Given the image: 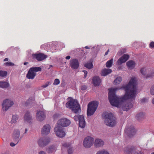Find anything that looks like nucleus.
I'll use <instances>...</instances> for the list:
<instances>
[{"label": "nucleus", "mask_w": 154, "mask_h": 154, "mask_svg": "<svg viewBox=\"0 0 154 154\" xmlns=\"http://www.w3.org/2000/svg\"><path fill=\"white\" fill-rule=\"evenodd\" d=\"M137 82L134 77H132L128 83L120 88L125 91L124 95L118 97L116 94V91L119 89L116 88L111 89L109 92V100L111 104L117 107H122L124 111H127L133 106L131 102L125 103L128 99H134L136 95Z\"/></svg>", "instance_id": "nucleus-1"}, {"label": "nucleus", "mask_w": 154, "mask_h": 154, "mask_svg": "<svg viewBox=\"0 0 154 154\" xmlns=\"http://www.w3.org/2000/svg\"><path fill=\"white\" fill-rule=\"evenodd\" d=\"M71 124V121L66 118H62L60 119L57 123V126L54 129L56 135H66L65 129L62 127H66Z\"/></svg>", "instance_id": "nucleus-2"}, {"label": "nucleus", "mask_w": 154, "mask_h": 154, "mask_svg": "<svg viewBox=\"0 0 154 154\" xmlns=\"http://www.w3.org/2000/svg\"><path fill=\"white\" fill-rule=\"evenodd\" d=\"M66 106L71 109L74 112L77 113L80 110V107L78 102L72 98L66 103Z\"/></svg>", "instance_id": "nucleus-3"}, {"label": "nucleus", "mask_w": 154, "mask_h": 154, "mask_svg": "<svg viewBox=\"0 0 154 154\" xmlns=\"http://www.w3.org/2000/svg\"><path fill=\"white\" fill-rule=\"evenodd\" d=\"M66 106L71 109L74 112L77 113L80 110V107L78 102L72 98L66 103Z\"/></svg>", "instance_id": "nucleus-4"}, {"label": "nucleus", "mask_w": 154, "mask_h": 154, "mask_svg": "<svg viewBox=\"0 0 154 154\" xmlns=\"http://www.w3.org/2000/svg\"><path fill=\"white\" fill-rule=\"evenodd\" d=\"M98 103L96 101L90 102L88 105L87 115L91 116L93 115L98 106Z\"/></svg>", "instance_id": "nucleus-5"}, {"label": "nucleus", "mask_w": 154, "mask_h": 154, "mask_svg": "<svg viewBox=\"0 0 154 154\" xmlns=\"http://www.w3.org/2000/svg\"><path fill=\"white\" fill-rule=\"evenodd\" d=\"M104 122L109 126L113 127L116 124V118L112 113H108L105 116Z\"/></svg>", "instance_id": "nucleus-6"}, {"label": "nucleus", "mask_w": 154, "mask_h": 154, "mask_svg": "<svg viewBox=\"0 0 154 154\" xmlns=\"http://www.w3.org/2000/svg\"><path fill=\"white\" fill-rule=\"evenodd\" d=\"M40 67H34L30 68L28 72L26 77L29 79H33L36 75V72L41 71Z\"/></svg>", "instance_id": "nucleus-7"}, {"label": "nucleus", "mask_w": 154, "mask_h": 154, "mask_svg": "<svg viewBox=\"0 0 154 154\" xmlns=\"http://www.w3.org/2000/svg\"><path fill=\"white\" fill-rule=\"evenodd\" d=\"M124 152L127 154H143L141 150H137L133 146H129L125 147Z\"/></svg>", "instance_id": "nucleus-8"}, {"label": "nucleus", "mask_w": 154, "mask_h": 154, "mask_svg": "<svg viewBox=\"0 0 154 154\" xmlns=\"http://www.w3.org/2000/svg\"><path fill=\"white\" fill-rule=\"evenodd\" d=\"M94 142V139L90 136H88L84 139L83 145L86 148H90L93 145Z\"/></svg>", "instance_id": "nucleus-9"}, {"label": "nucleus", "mask_w": 154, "mask_h": 154, "mask_svg": "<svg viewBox=\"0 0 154 154\" xmlns=\"http://www.w3.org/2000/svg\"><path fill=\"white\" fill-rule=\"evenodd\" d=\"M74 119L75 121H79V126L82 128L85 127L86 123L84 116L82 115H77L74 117Z\"/></svg>", "instance_id": "nucleus-10"}, {"label": "nucleus", "mask_w": 154, "mask_h": 154, "mask_svg": "<svg viewBox=\"0 0 154 154\" xmlns=\"http://www.w3.org/2000/svg\"><path fill=\"white\" fill-rule=\"evenodd\" d=\"M13 104L14 103L13 101L9 99H6L3 101L2 104V109L3 110L7 111Z\"/></svg>", "instance_id": "nucleus-11"}, {"label": "nucleus", "mask_w": 154, "mask_h": 154, "mask_svg": "<svg viewBox=\"0 0 154 154\" xmlns=\"http://www.w3.org/2000/svg\"><path fill=\"white\" fill-rule=\"evenodd\" d=\"M32 58L36 59L38 61H42L47 57V56L45 55L44 54L39 53L38 54H33L32 55Z\"/></svg>", "instance_id": "nucleus-12"}, {"label": "nucleus", "mask_w": 154, "mask_h": 154, "mask_svg": "<svg viewBox=\"0 0 154 154\" xmlns=\"http://www.w3.org/2000/svg\"><path fill=\"white\" fill-rule=\"evenodd\" d=\"M38 143L40 146L42 147H44L48 143V138L45 136L41 137L38 140Z\"/></svg>", "instance_id": "nucleus-13"}, {"label": "nucleus", "mask_w": 154, "mask_h": 154, "mask_svg": "<svg viewBox=\"0 0 154 154\" xmlns=\"http://www.w3.org/2000/svg\"><path fill=\"white\" fill-rule=\"evenodd\" d=\"M36 116L37 120L39 121H43L46 118L45 114L43 111H38L36 113Z\"/></svg>", "instance_id": "nucleus-14"}, {"label": "nucleus", "mask_w": 154, "mask_h": 154, "mask_svg": "<svg viewBox=\"0 0 154 154\" xmlns=\"http://www.w3.org/2000/svg\"><path fill=\"white\" fill-rule=\"evenodd\" d=\"M137 130L134 127H131L129 128H125V133L127 135H134Z\"/></svg>", "instance_id": "nucleus-15"}, {"label": "nucleus", "mask_w": 154, "mask_h": 154, "mask_svg": "<svg viewBox=\"0 0 154 154\" xmlns=\"http://www.w3.org/2000/svg\"><path fill=\"white\" fill-rule=\"evenodd\" d=\"M129 56L128 54H124L117 61V63L119 65L122 64V63L126 62L129 58Z\"/></svg>", "instance_id": "nucleus-16"}, {"label": "nucleus", "mask_w": 154, "mask_h": 154, "mask_svg": "<svg viewBox=\"0 0 154 154\" xmlns=\"http://www.w3.org/2000/svg\"><path fill=\"white\" fill-rule=\"evenodd\" d=\"M24 119L25 122L30 123L32 120V116L30 114V112L27 111L25 113L24 116Z\"/></svg>", "instance_id": "nucleus-17"}, {"label": "nucleus", "mask_w": 154, "mask_h": 154, "mask_svg": "<svg viewBox=\"0 0 154 154\" xmlns=\"http://www.w3.org/2000/svg\"><path fill=\"white\" fill-rule=\"evenodd\" d=\"M70 66L74 69H76L79 67V65L78 60L76 59H74L70 60Z\"/></svg>", "instance_id": "nucleus-18"}, {"label": "nucleus", "mask_w": 154, "mask_h": 154, "mask_svg": "<svg viewBox=\"0 0 154 154\" xmlns=\"http://www.w3.org/2000/svg\"><path fill=\"white\" fill-rule=\"evenodd\" d=\"M104 144L103 141L100 139H96L95 141L94 146L95 147L97 148L101 147Z\"/></svg>", "instance_id": "nucleus-19"}, {"label": "nucleus", "mask_w": 154, "mask_h": 154, "mask_svg": "<svg viewBox=\"0 0 154 154\" xmlns=\"http://www.w3.org/2000/svg\"><path fill=\"white\" fill-rule=\"evenodd\" d=\"M93 83L94 86H99L101 82L100 78L97 76H94L92 79Z\"/></svg>", "instance_id": "nucleus-20"}, {"label": "nucleus", "mask_w": 154, "mask_h": 154, "mask_svg": "<svg viewBox=\"0 0 154 154\" xmlns=\"http://www.w3.org/2000/svg\"><path fill=\"white\" fill-rule=\"evenodd\" d=\"M112 71L110 69H104L102 70L101 75L102 76H105L111 73Z\"/></svg>", "instance_id": "nucleus-21"}, {"label": "nucleus", "mask_w": 154, "mask_h": 154, "mask_svg": "<svg viewBox=\"0 0 154 154\" xmlns=\"http://www.w3.org/2000/svg\"><path fill=\"white\" fill-rule=\"evenodd\" d=\"M48 132V124L45 125L41 131L42 134L43 135H46Z\"/></svg>", "instance_id": "nucleus-22"}, {"label": "nucleus", "mask_w": 154, "mask_h": 154, "mask_svg": "<svg viewBox=\"0 0 154 154\" xmlns=\"http://www.w3.org/2000/svg\"><path fill=\"white\" fill-rule=\"evenodd\" d=\"M23 137L22 135H12V138L13 141L16 142V144H17L22 138Z\"/></svg>", "instance_id": "nucleus-23"}, {"label": "nucleus", "mask_w": 154, "mask_h": 154, "mask_svg": "<svg viewBox=\"0 0 154 154\" xmlns=\"http://www.w3.org/2000/svg\"><path fill=\"white\" fill-rule=\"evenodd\" d=\"M126 64L129 68L131 69L134 68L135 66V63L132 60H129L128 61Z\"/></svg>", "instance_id": "nucleus-24"}, {"label": "nucleus", "mask_w": 154, "mask_h": 154, "mask_svg": "<svg viewBox=\"0 0 154 154\" xmlns=\"http://www.w3.org/2000/svg\"><path fill=\"white\" fill-rule=\"evenodd\" d=\"M144 114L143 112H140L137 115L136 118L138 120H140L144 118Z\"/></svg>", "instance_id": "nucleus-25"}, {"label": "nucleus", "mask_w": 154, "mask_h": 154, "mask_svg": "<svg viewBox=\"0 0 154 154\" xmlns=\"http://www.w3.org/2000/svg\"><path fill=\"white\" fill-rule=\"evenodd\" d=\"M9 86L8 83L5 82L0 81V87L2 88H6Z\"/></svg>", "instance_id": "nucleus-26"}, {"label": "nucleus", "mask_w": 154, "mask_h": 154, "mask_svg": "<svg viewBox=\"0 0 154 154\" xmlns=\"http://www.w3.org/2000/svg\"><path fill=\"white\" fill-rule=\"evenodd\" d=\"M18 119V117L17 115H13L11 121V124L15 123Z\"/></svg>", "instance_id": "nucleus-27"}, {"label": "nucleus", "mask_w": 154, "mask_h": 154, "mask_svg": "<svg viewBox=\"0 0 154 154\" xmlns=\"http://www.w3.org/2000/svg\"><path fill=\"white\" fill-rule=\"evenodd\" d=\"M56 150V146L54 145H50L49 146V153H53L55 152Z\"/></svg>", "instance_id": "nucleus-28"}, {"label": "nucleus", "mask_w": 154, "mask_h": 154, "mask_svg": "<svg viewBox=\"0 0 154 154\" xmlns=\"http://www.w3.org/2000/svg\"><path fill=\"white\" fill-rule=\"evenodd\" d=\"M122 78L120 77H117L114 81V84L115 85L119 84L122 81Z\"/></svg>", "instance_id": "nucleus-29"}, {"label": "nucleus", "mask_w": 154, "mask_h": 154, "mask_svg": "<svg viewBox=\"0 0 154 154\" xmlns=\"http://www.w3.org/2000/svg\"><path fill=\"white\" fill-rule=\"evenodd\" d=\"M113 61V59H111L107 61L106 64V66L108 68L111 67L112 66Z\"/></svg>", "instance_id": "nucleus-30"}, {"label": "nucleus", "mask_w": 154, "mask_h": 154, "mask_svg": "<svg viewBox=\"0 0 154 154\" xmlns=\"http://www.w3.org/2000/svg\"><path fill=\"white\" fill-rule=\"evenodd\" d=\"M93 64L92 63H87L84 65L85 67L88 69H90L93 67Z\"/></svg>", "instance_id": "nucleus-31"}, {"label": "nucleus", "mask_w": 154, "mask_h": 154, "mask_svg": "<svg viewBox=\"0 0 154 154\" xmlns=\"http://www.w3.org/2000/svg\"><path fill=\"white\" fill-rule=\"evenodd\" d=\"M7 74V72L2 70L0 71V76L4 77L6 76Z\"/></svg>", "instance_id": "nucleus-32"}, {"label": "nucleus", "mask_w": 154, "mask_h": 154, "mask_svg": "<svg viewBox=\"0 0 154 154\" xmlns=\"http://www.w3.org/2000/svg\"><path fill=\"white\" fill-rule=\"evenodd\" d=\"M148 99L144 97L140 100V103L143 104L147 102Z\"/></svg>", "instance_id": "nucleus-33"}, {"label": "nucleus", "mask_w": 154, "mask_h": 154, "mask_svg": "<svg viewBox=\"0 0 154 154\" xmlns=\"http://www.w3.org/2000/svg\"><path fill=\"white\" fill-rule=\"evenodd\" d=\"M150 94L152 95H154V84L151 87L150 89Z\"/></svg>", "instance_id": "nucleus-34"}, {"label": "nucleus", "mask_w": 154, "mask_h": 154, "mask_svg": "<svg viewBox=\"0 0 154 154\" xmlns=\"http://www.w3.org/2000/svg\"><path fill=\"white\" fill-rule=\"evenodd\" d=\"M32 100L30 99H29L25 103L26 106H28L29 104L31 105L32 104Z\"/></svg>", "instance_id": "nucleus-35"}, {"label": "nucleus", "mask_w": 154, "mask_h": 154, "mask_svg": "<svg viewBox=\"0 0 154 154\" xmlns=\"http://www.w3.org/2000/svg\"><path fill=\"white\" fill-rule=\"evenodd\" d=\"M20 131L18 129H15L13 132V135H20Z\"/></svg>", "instance_id": "nucleus-36"}, {"label": "nucleus", "mask_w": 154, "mask_h": 154, "mask_svg": "<svg viewBox=\"0 0 154 154\" xmlns=\"http://www.w3.org/2000/svg\"><path fill=\"white\" fill-rule=\"evenodd\" d=\"M62 146L65 147H70L71 144L69 143H65L63 144Z\"/></svg>", "instance_id": "nucleus-37"}, {"label": "nucleus", "mask_w": 154, "mask_h": 154, "mask_svg": "<svg viewBox=\"0 0 154 154\" xmlns=\"http://www.w3.org/2000/svg\"><path fill=\"white\" fill-rule=\"evenodd\" d=\"M60 83V81L58 79H55L54 82L53 83L54 85H57Z\"/></svg>", "instance_id": "nucleus-38"}, {"label": "nucleus", "mask_w": 154, "mask_h": 154, "mask_svg": "<svg viewBox=\"0 0 154 154\" xmlns=\"http://www.w3.org/2000/svg\"><path fill=\"white\" fill-rule=\"evenodd\" d=\"M97 154H109V153L106 151H103L98 152Z\"/></svg>", "instance_id": "nucleus-39"}, {"label": "nucleus", "mask_w": 154, "mask_h": 154, "mask_svg": "<svg viewBox=\"0 0 154 154\" xmlns=\"http://www.w3.org/2000/svg\"><path fill=\"white\" fill-rule=\"evenodd\" d=\"M154 73V70L153 69H152V73H151L150 74H148L146 76V78H148L150 77H151L153 75V74Z\"/></svg>", "instance_id": "nucleus-40"}, {"label": "nucleus", "mask_w": 154, "mask_h": 154, "mask_svg": "<svg viewBox=\"0 0 154 154\" xmlns=\"http://www.w3.org/2000/svg\"><path fill=\"white\" fill-rule=\"evenodd\" d=\"M5 64L6 66H13L14 65V63L11 62H6L5 63Z\"/></svg>", "instance_id": "nucleus-41"}, {"label": "nucleus", "mask_w": 154, "mask_h": 154, "mask_svg": "<svg viewBox=\"0 0 154 154\" xmlns=\"http://www.w3.org/2000/svg\"><path fill=\"white\" fill-rule=\"evenodd\" d=\"M50 45H51L50 47H51V48L52 49V50L55 49L56 47L55 42L52 43L51 44H50Z\"/></svg>", "instance_id": "nucleus-42"}, {"label": "nucleus", "mask_w": 154, "mask_h": 154, "mask_svg": "<svg viewBox=\"0 0 154 154\" xmlns=\"http://www.w3.org/2000/svg\"><path fill=\"white\" fill-rule=\"evenodd\" d=\"M146 71V69L145 68H141L140 70V72L143 75L145 76V72Z\"/></svg>", "instance_id": "nucleus-43"}, {"label": "nucleus", "mask_w": 154, "mask_h": 154, "mask_svg": "<svg viewBox=\"0 0 154 154\" xmlns=\"http://www.w3.org/2000/svg\"><path fill=\"white\" fill-rule=\"evenodd\" d=\"M72 148L71 147H70L68 149V154H72Z\"/></svg>", "instance_id": "nucleus-44"}, {"label": "nucleus", "mask_w": 154, "mask_h": 154, "mask_svg": "<svg viewBox=\"0 0 154 154\" xmlns=\"http://www.w3.org/2000/svg\"><path fill=\"white\" fill-rule=\"evenodd\" d=\"M149 47L150 48H154V42H152L149 44Z\"/></svg>", "instance_id": "nucleus-45"}, {"label": "nucleus", "mask_w": 154, "mask_h": 154, "mask_svg": "<svg viewBox=\"0 0 154 154\" xmlns=\"http://www.w3.org/2000/svg\"><path fill=\"white\" fill-rule=\"evenodd\" d=\"M87 87L85 85H83L81 86V89L82 90H85L87 89Z\"/></svg>", "instance_id": "nucleus-46"}, {"label": "nucleus", "mask_w": 154, "mask_h": 154, "mask_svg": "<svg viewBox=\"0 0 154 154\" xmlns=\"http://www.w3.org/2000/svg\"><path fill=\"white\" fill-rule=\"evenodd\" d=\"M149 134H154V130L152 129H150L149 130Z\"/></svg>", "instance_id": "nucleus-47"}, {"label": "nucleus", "mask_w": 154, "mask_h": 154, "mask_svg": "<svg viewBox=\"0 0 154 154\" xmlns=\"http://www.w3.org/2000/svg\"><path fill=\"white\" fill-rule=\"evenodd\" d=\"M83 72H84L85 74V75L84 76V79L87 76V74L88 73V72L87 71L85 70H84L83 71Z\"/></svg>", "instance_id": "nucleus-48"}, {"label": "nucleus", "mask_w": 154, "mask_h": 154, "mask_svg": "<svg viewBox=\"0 0 154 154\" xmlns=\"http://www.w3.org/2000/svg\"><path fill=\"white\" fill-rule=\"evenodd\" d=\"M17 144H16V143L15 144V143H14L11 142V143H10V145L12 147H13V146H15Z\"/></svg>", "instance_id": "nucleus-49"}, {"label": "nucleus", "mask_w": 154, "mask_h": 154, "mask_svg": "<svg viewBox=\"0 0 154 154\" xmlns=\"http://www.w3.org/2000/svg\"><path fill=\"white\" fill-rule=\"evenodd\" d=\"M38 154H47L45 152L43 151H40L39 152Z\"/></svg>", "instance_id": "nucleus-50"}, {"label": "nucleus", "mask_w": 154, "mask_h": 154, "mask_svg": "<svg viewBox=\"0 0 154 154\" xmlns=\"http://www.w3.org/2000/svg\"><path fill=\"white\" fill-rule=\"evenodd\" d=\"M59 116V115L57 114H55L54 116V119H55L57 117H58V116Z\"/></svg>", "instance_id": "nucleus-51"}, {"label": "nucleus", "mask_w": 154, "mask_h": 154, "mask_svg": "<svg viewBox=\"0 0 154 154\" xmlns=\"http://www.w3.org/2000/svg\"><path fill=\"white\" fill-rule=\"evenodd\" d=\"M28 131V129L27 128H25V129L24 132L23 133V134H26L27 133Z\"/></svg>", "instance_id": "nucleus-52"}, {"label": "nucleus", "mask_w": 154, "mask_h": 154, "mask_svg": "<svg viewBox=\"0 0 154 154\" xmlns=\"http://www.w3.org/2000/svg\"><path fill=\"white\" fill-rule=\"evenodd\" d=\"M48 86V84H46L45 85H43L42 86V87L43 88H46Z\"/></svg>", "instance_id": "nucleus-53"}, {"label": "nucleus", "mask_w": 154, "mask_h": 154, "mask_svg": "<svg viewBox=\"0 0 154 154\" xmlns=\"http://www.w3.org/2000/svg\"><path fill=\"white\" fill-rule=\"evenodd\" d=\"M70 56H68L66 57V59L67 60H69L70 58Z\"/></svg>", "instance_id": "nucleus-54"}, {"label": "nucleus", "mask_w": 154, "mask_h": 154, "mask_svg": "<svg viewBox=\"0 0 154 154\" xmlns=\"http://www.w3.org/2000/svg\"><path fill=\"white\" fill-rule=\"evenodd\" d=\"M57 136H58L59 137H60V138H63L64 137V136L65 135H57Z\"/></svg>", "instance_id": "nucleus-55"}, {"label": "nucleus", "mask_w": 154, "mask_h": 154, "mask_svg": "<svg viewBox=\"0 0 154 154\" xmlns=\"http://www.w3.org/2000/svg\"><path fill=\"white\" fill-rule=\"evenodd\" d=\"M133 135H126V137H125L126 138H130L131 137V136H133Z\"/></svg>", "instance_id": "nucleus-56"}, {"label": "nucleus", "mask_w": 154, "mask_h": 154, "mask_svg": "<svg viewBox=\"0 0 154 154\" xmlns=\"http://www.w3.org/2000/svg\"><path fill=\"white\" fill-rule=\"evenodd\" d=\"M109 50L108 49L107 51L105 53V55H107V54H108V52H109Z\"/></svg>", "instance_id": "nucleus-57"}, {"label": "nucleus", "mask_w": 154, "mask_h": 154, "mask_svg": "<svg viewBox=\"0 0 154 154\" xmlns=\"http://www.w3.org/2000/svg\"><path fill=\"white\" fill-rule=\"evenodd\" d=\"M8 58H5L4 59V61H8Z\"/></svg>", "instance_id": "nucleus-58"}, {"label": "nucleus", "mask_w": 154, "mask_h": 154, "mask_svg": "<svg viewBox=\"0 0 154 154\" xmlns=\"http://www.w3.org/2000/svg\"><path fill=\"white\" fill-rule=\"evenodd\" d=\"M85 48L86 49H89L90 48L88 46H86L85 47Z\"/></svg>", "instance_id": "nucleus-59"}, {"label": "nucleus", "mask_w": 154, "mask_h": 154, "mask_svg": "<svg viewBox=\"0 0 154 154\" xmlns=\"http://www.w3.org/2000/svg\"><path fill=\"white\" fill-rule=\"evenodd\" d=\"M152 103L154 104V98L152 100Z\"/></svg>", "instance_id": "nucleus-60"}, {"label": "nucleus", "mask_w": 154, "mask_h": 154, "mask_svg": "<svg viewBox=\"0 0 154 154\" xmlns=\"http://www.w3.org/2000/svg\"><path fill=\"white\" fill-rule=\"evenodd\" d=\"M28 63V62H24V65H26Z\"/></svg>", "instance_id": "nucleus-61"}, {"label": "nucleus", "mask_w": 154, "mask_h": 154, "mask_svg": "<svg viewBox=\"0 0 154 154\" xmlns=\"http://www.w3.org/2000/svg\"><path fill=\"white\" fill-rule=\"evenodd\" d=\"M2 154H9V153L8 152H5V153H3Z\"/></svg>", "instance_id": "nucleus-62"}, {"label": "nucleus", "mask_w": 154, "mask_h": 154, "mask_svg": "<svg viewBox=\"0 0 154 154\" xmlns=\"http://www.w3.org/2000/svg\"><path fill=\"white\" fill-rule=\"evenodd\" d=\"M30 99H31V98H30ZM31 99L32 100V103L34 101V100H33V99L32 98H31Z\"/></svg>", "instance_id": "nucleus-63"}, {"label": "nucleus", "mask_w": 154, "mask_h": 154, "mask_svg": "<svg viewBox=\"0 0 154 154\" xmlns=\"http://www.w3.org/2000/svg\"><path fill=\"white\" fill-rule=\"evenodd\" d=\"M45 91H44V92H43V94L44 95V94H45Z\"/></svg>", "instance_id": "nucleus-64"}]
</instances>
